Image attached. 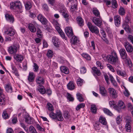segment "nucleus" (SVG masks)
<instances>
[{
	"instance_id": "obj_48",
	"label": "nucleus",
	"mask_w": 133,
	"mask_h": 133,
	"mask_svg": "<svg viewBox=\"0 0 133 133\" xmlns=\"http://www.w3.org/2000/svg\"><path fill=\"white\" fill-rule=\"evenodd\" d=\"M125 59V61L127 62L129 66L130 67H131L132 66V64L130 58L128 57Z\"/></svg>"
},
{
	"instance_id": "obj_11",
	"label": "nucleus",
	"mask_w": 133,
	"mask_h": 133,
	"mask_svg": "<svg viewBox=\"0 0 133 133\" xmlns=\"http://www.w3.org/2000/svg\"><path fill=\"white\" fill-rule=\"evenodd\" d=\"M119 53L121 58L125 59L128 57L126 51L124 49H121L119 51Z\"/></svg>"
},
{
	"instance_id": "obj_13",
	"label": "nucleus",
	"mask_w": 133,
	"mask_h": 133,
	"mask_svg": "<svg viewBox=\"0 0 133 133\" xmlns=\"http://www.w3.org/2000/svg\"><path fill=\"white\" fill-rule=\"evenodd\" d=\"M108 92L111 95L113 98H116L117 96L115 90L113 88H109L108 89Z\"/></svg>"
},
{
	"instance_id": "obj_47",
	"label": "nucleus",
	"mask_w": 133,
	"mask_h": 133,
	"mask_svg": "<svg viewBox=\"0 0 133 133\" xmlns=\"http://www.w3.org/2000/svg\"><path fill=\"white\" fill-rule=\"evenodd\" d=\"M77 4V3H76V4H75L74 3L71 4V6L70 9L71 11H74L76 9Z\"/></svg>"
},
{
	"instance_id": "obj_37",
	"label": "nucleus",
	"mask_w": 133,
	"mask_h": 133,
	"mask_svg": "<svg viewBox=\"0 0 133 133\" xmlns=\"http://www.w3.org/2000/svg\"><path fill=\"white\" fill-rule=\"evenodd\" d=\"M76 96L77 98L79 101L83 102L84 101V99L82 97V95L80 93H77Z\"/></svg>"
},
{
	"instance_id": "obj_61",
	"label": "nucleus",
	"mask_w": 133,
	"mask_h": 133,
	"mask_svg": "<svg viewBox=\"0 0 133 133\" xmlns=\"http://www.w3.org/2000/svg\"><path fill=\"white\" fill-rule=\"evenodd\" d=\"M86 69L85 67H83L81 68L80 72L81 74H84L86 72Z\"/></svg>"
},
{
	"instance_id": "obj_27",
	"label": "nucleus",
	"mask_w": 133,
	"mask_h": 133,
	"mask_svg": "<svg viewBox=\"0 0 133 133\" xmlns=\"http://www.w3.org/2000/svg\"><path fill=\"white\" fill-rule=\"evenodd\" d=\"M92 69L93 72L98 76H99L101 74L99 70H98L97 68L95 67H93Z\"/></svg>"
},
{
	"instance_id": "obj_42",
	"label": "nucleus",
	"mask_w": 133,
	"mask_h": 133,
	"mask_svg": "<svg viewBox=\"0 0 133 133\" xmlns=\"http://www.w3.org/2000/svg\"><path fill=\"white\" fill-rule=\"evenodd\" d=\"M85 106L84 103H81L78 104L76 108V110L78 111L81 108H83Z\"/></svg>"
},
{
	"instance_id": "obj_52",
	"label": "nucleus",
	"mask_w": 133,
	"mask_h": 133,
	"mask_svg": "<svg viewBox=\"0 0 133 133\" xmlns=\"http://www.w3.org/2000/svg\"><path fill=\"white\" fill-rule=\"evenodd\" d=\"M33 70L35 72H37L38 70L39 67L37 64L36 63H34L33 65Z\"/></svg>"
},
{
	"instance_id": "obj_14",
	"label": "nucleus",
	"mask_w": 133,
	"mask_h": 133,
	"mask_svg": "<svg viewBox=\"0 0 133 133\" xmlns=\"http://www.w3.org/2000/svg\"><path fill=\"white\" fill-rule=\"evenodd\" d=\"M36 81L38 84H43L44 83V80L43 78L41 76H38L36 78Z\"/></svg>"
},
{
	"instance_id": "obj_2",
	"label": "nucleus",
	"mask_w": 133,
	"mask_h": 133,
	"mask_svg": "<svg viewBox=\"0 0 133 133\" xmlns=\"http://www.w3.org/2000/svg\"><path fill=\"white\" fill-rule=\"evenodd\" d=\"M87 26L90 31L92 33H94L96 35L99 34V30L97 27L93 25L90 22H88Z\"/></svg>"
},
{
	"instance_id": "obj_35",
	"label": "nucleus",
	"mask_w": 133,
	"mask_h": 133,
	"mask_svg": "<svg viewBox=\"0 0 133 133\" xmlns=\"http://www.w3.org/2000/svg\"><path fill=\"white\" fill-rule=\"evenodd\" d=\"M124 29L128 32H130V29L129 27L127 24H123V25Z\"/></svg>"
},
{
	"instance_id": "obj_59",
	"label": "nucleus",
	"mask_w": 133,
	"mask_h": 133,
	"mask_svg": "<svg viewBox=\"0 0 133 133\" xmlns=\"http://www.w3.org/2000/svg\"><path fill=\"white\" fill-rule=\"evenodd\" d=\"M5 99L2 97H0V105L5 104Z\"/></svg>"
},
{
	"instance_id": "obj_17",
	"label": "nucleus",
	"mask_w": 133,
	"mask_h": 133,
	"mask_svg": "<svg viewBox=\"0 0 133 133\" xmlns=\"http://www.w3.org/2000/svg\"><path fill=\"white\" fill-rule=\"evenodd\" d=\"M79 42L78 38L75 36H73L70 40V43L72 45L77 44Z\"/></svg>"
},
{
	"instance_id": "obj_33",
	"label": "nucleus",
	"mask_w": 133,
	"mask_h": 133,
	"mask_svg": "<svg viewBox=\"0 0 133 133\" xmlns=\"http://www.w3.org/2000/svg\"><path fill=\"white\" fill-rule=\"evenodd\" d=\"M66 95L67 98L69 101L72 102L74 101V98L73 97L72 95L68 92L67 93Z\"/></svg>"
},
{
	"instance_id": "obj_15",
	"label": "nucleus",
	"mask_w": 133,
	"mask_h": 133,
	"mask_svg": "<svg viewBox=\"0 0 133 133\" xmlns=\"http://www.w3.org/2000/svg\"><path fill=\"white\" fill-rule=\"evenodd\" d=\"M34 25L35 26V23H34V24L30 23L28 25L29 29L31 32L33 33L35 32L36 31Z\"/></svg>"
},
{
	"instance_id": "obj_56",
	"label": "nucleus",
	"mask_w": 133,
	"mask_h": 133,
	"mask_svg": "<svg viewBox=\"0 0 133 133\" xmlns=\"http://www.w3.org/2000/svg\"><path fill=\"white\" fill-rule=\"evenodd\" d=\"M25 122L28 124H30L31 123V117L28 116L26 117L25 118Z\"/></svg>"
},
{
	"instance_id": "obj_22",
	"label": "nucleus",
	"mask_w": 133,
	"mask_h": 133,
	"mask_svg": "<svg viewBox=\"0 0 133 133\" xmlns=\"http://www.w3.org/2000/svg\"><path fill=\"white\" fill-rule=\"evenodd\" d=\"M52 41L55 46L56 47H58L59 46V42L58 39L56 37H53L52 38Z\"/></svg>"
},
{
	"instance_id": "obj_24",
	"label": "nucleus",
	"mask_w": 133,
	"mask_h": 133,
	"mask_svg": "<svg viewBox=\"0 0 133 133\" xmlns=\"http://www.w3.org/2000/svg\"><path fill=\"white\" fill-rule=\"evenodd\" d=\"M99 90L100 93L102 96H105L107 95V91L104 87H100Z\"/></svg>"
},
{
	"instance_id": "obj_63",
	"label": "nucleus",
	"mask_w": 133,
	"mask_h": 133,
	"mask_svg": "<svg viewBox=\"0 0 133 133\" xmlns=\"http://www.w3.org/2000/svg\"><path fill=\"white\" fill-rule=\"evenodd\" d=\"M20 125L21 127H22L24 130L26 132H27L28 131V128L26 127V126L24 124L22 123H20Z\"/></svg>"
},
{
	"instance_id": "obj_54",
	"label": "nucleus",
	"mask_w": 133,
	"mask_h": 133,
	"mask_svg": "<svg viewBox=\"0 0 133 133\" xmlns=\"http://www.w3.org/2000/svg\"><path fill=\"white\" fill-rule=\"evenodd\" d=\"M116 120L117 124H119L121 123V122L122 121V119L120 117V115H119L117 117Z\"/></svg>"
},
{
	"instance_id": "obj_53",
	"label": "nucleus",
	"mask_w": 133,
	"mask_h": 133,
	"mask_svg": "<svg viewBox=\"0 0 133 133\" xmlns=\"http://www.w3.org/2000/svg\"><path fill=\"white\" fill-rule=\"evenodd\" d=\"M14 21V18L12 15H9V22L11 23H13Z\"/></svg>"
},
{
	"instance_id": "obj_64",
	"label": "nucleus",
	"mask_w": 133,
	"mask_h": 133,
	"mask_svg": "<svg viewBox=\"0 0 133 133\" xmlns=\"http://www.w3.org/2000/svg\"><path fill=\"white\" fill-rule=\"evenodd\" d=\"M51 22L55 26L56 25H58L59 24L57 22L56 20L53 19L51 21Z\"/></svg>"
},
{
	"instance_id": "obj_32",
	"label": "nucleus",
	"mask_w": 133,
	"mask_h": 133,
	"mask_svg": "<svg viewBox=\"0 0 133 133\" xmlns=\"http://www.w3.org/2000/svg\"><path fill=\"white\" fill-rule=\"evenodd\" d=\"M82 55L83 58L87 60H90L91 59V57L90 56L86 53H83Z\"/></svg>"
},
{
	"instance_id": "obj_49",
	"label": "nucleus",
	"mask_w": 133,
	"mask_h": 133,
	"mask_svg": "<svg viewBox=\"0 0 133 133\" xmlns=\"http://www.w3.org/2000/svg\"><path fill=\"white\" fill-rule=\"evenodd\" d=\"M112 6L114 8H116L118 6L116 1V0H112Z\"/></svg>"
},
{
	"instance_id": "obj_20",
	"label": "nucleus",
	"mask_w": 133,
	"mask_h": 133,
	"mask_svg": "<svg viewBox=\"0 0 133 133\" xmlns=\"http://www.w3.org/2000/svg\"><path fill=\"white\" fill-rule=\"evenodd\" d=\"M59 8H56L55 6H54V9L55 10H59V11L61 12L66 10V9L64 7L62 3L59 4Z\"/></svg>"
},
{
	"instance_id": "obj_57",
	"label": "nucleus",
	"mask_w": 133,
	"mask_h": 133,
	"mask_svg": "<svg viewBox=\"0 0 133 133\" xmlns=\"http://www.w3.org/2000/svg\"><path fill=\"white\" fill-rule=\"evenodd\" d=\"M57 61L60 63H63L64 62V60L63 58L62 57L60 56L57 58Z\"/></svg>"
},
{
	"instance_id": "obj_1",
	"label": "nucleus",
	"mask_w": 133,
	"mask_h": 133,
	"mask_svg": "<svg viewBox=\"0 0 133 133\" xmlns=\"http://www.w3.org/2000/svg\"><path fill=\"white\" fill-rule=\"evenodd\" d=\"M108 60L110 63L117 67H119L120 65L117 54L115 52H113L111 55H108Z\"/></svg>"
},
{
	"instance_id": "obj_5",
	"label": "nucleus",
	"mask_w": 133,
	"mask_h": 133,
	"mask_svg": "<svg viewBox=\"0 0 133 133\" xmlns=\"http://www.w3.org/2000/svg\"><path fill=\"white\" fill-rule=\"evenodd\" d=\"M125 107L123 102L121 101H119L118 102L117 105L114 106V107L116 110L118 111H119L121 109L124 108Z\"/></svg>"
},
{
	"instance_id": "obj_44",
	"label": "nucleus",
	"mask_w": 133,
	"mask_h": 133,
	"mask_svg": "<svg viewBox=\"0 0 133 133\" xmlns=\"http://www.w3.org/2000/svg\"><path fill=\"white\" fill-rule=\"evenodd\" d=\"M77 83L78 86H81L83 83V80L80 78H78L77 80Z\"/></svg>"
},
{
	"instance_id": "obj_34",
	"label": "nucleus",
	"mask_w": 133,
	"mask_h": 133,
	"mask_svg": "<svg viewBox=\"0 0 133 133\" xmlns=\"http://www.w3.org/2000/svg\"><path fill=\"white\" fill-rule=\"evenodd\" d=\"M116 71L117 74L119 76L123 77H126V73L124 72H123L119 70H117Z\"/></svg>"
},
{
	"instance_id": "obj_45",
	"label": "nucleus",
	"mask_w": 133,
	"mask_h": 133,
	"mask_svg": "<svg viewBox=\"0 0 133 133\" xmlns=\"http://www.w3.org/2000/svg\"><path fill=\"white\" fill-rule=\"evenodd\" d=\"M25 6V9L26 10H29L32 7L31 3L29 2H26Z\"/></svg>"
},
{
	"instance_id": "obj_39",
	"label": "nucleus",
	"mask_w": 133,
	"mask_h": 133,
	"mask_svg": "<svg viewBox=\"0 0 133 133\" xmlns=\"http://www.w3.org/2000/svg\"><path fill=\"white\" fill-rule=\"evenodd\" d=\"M30 132L31 133H38L35 128L32 126H30L29 128Z\"/></svg>"
},
{
	"instance_id": "obj_8",
	"label": "nucleus",
	"mask_w": 133,
	"mask_h": 133,
	"mask_svg": "<svg viewBox=\"0 0 133 133\" xmlns=\"http://www.w3.org/2000/svg\"><path fill=\"white\" fill-rule=\"evenodd\" d=\"M18 46H16L15 45H12L9 48V52L12 54L16 53L17 50L19 49Z\"/></svg>"
},
{
	"instance_id": "obj_28",
	"label": "nucleus",
	"mask_w": 133,
	"mask_h": 133,
	"mask_svg": "<svg viewBox=\"0 0 133 133\" xmlns=\"http://www.w3.org/2000/svg\"><path fill=\"white\" fill-rule=\"evenodd\" d=\"M77 21L80 26H82L84 25L83 20L81 17H78L77 18Z\"/></svg>"
},
{
	"instance_id": "obj_38",
	"label": "nucleus",
	"mask_w": 133,
	"mask_h": 133,
	"mask_svg": "<svg viewBox=\"0 0 133 133\" xmlns=\"http://www.w3.org/2000/svg\"><path fill=\"white\" fill-rule=\"evenodd\" d=\"M97 110V108L95 105L92 104L91 105V110L92 112L94 113H96Z\"/></svg>"
},
{
	"instance_id": "obj_7",
	"label": "nucleus",
	"mask_w": 133,
	"mask_h": 133,
	"mask_svg": "<svg viewBox=\"0 0 133 133\" xmlns=\"http://www.w3.org/2000/svg\"><path fill=\"white\" fill-rule=\"evenodd\" d=\"M115 24L117 27H119L121 24V17L119 15L115 16L114 17Z\"/></svg>"
},
{
	"instance_id": "obj_51",
	"label": "nucleus",
	"mask_w": 133,
	"mask_h": 133,
	"mask_svg": "<svg viewBox=\"0 0 133 133\" xmlns=\"http://www.w3.org/2000/svg\"><path fill=\"white\" fill-rule=\"evenodd\" d=\"M37 36L39 38H41L42 36V31L39 29H38L37 31Z\"/></svg>"
},
{
	"instance_id": "obj_36",
	"label": "nucleus",
	"mask_w": 133,
	"mask_h": 133,
	"mask_svg": "<svg viewBox=\"0 0 133 133\" xmlns=\"http://www.w3.org/2000/svg\"><path fill=\"white\" fill-rule=\"evenodd\" d=\"M15 33V30L12 27L9 29V36H12L14 35Z\"/></svg>"
},
{
	"instance_id": "obj_43",
	"label": "nucleus",
	"mask_w": 133,
	"mask_h": 133,
	"mask_svg": "<svg viewBox=\"0 0 133 133\" xmlns=\"http://www.w3.org/2000/svg\"><path fill=\"white\" fill-rule=\"evenodd\" d=\"M53 52L51 50H49L47 53V56L49 58H51L53 56Z\"/></svg>"
},
{
	"instance_id": "obj_40",
	"label": "nucleus",
	"mask_w": 133,
	"mask_h": 133,
	"mask_svg": "<svg viewBox=\"0 0 133 133\" xmlns=\"http://www.w3.org/2000/svg\"><path fill=\"white\" fill-rule=\"evenodd\" d=\"M42 24L44 25H46V24L48 22V21L46 18L43 16V18L41 19V21H39Z\"/></svg>"
},
{
	"instance_id": "obj_62",
	"label": "nucleus",
	"mask_w": 133,
	"mask_h": 133,
	"mask_svg": "<svg viewBox=\"0 0 133 133\" xmlns=\"http://www.w3.org/2000/svg\"><path fill=\"white\" fill-rule=\"evenodd\" d=\"M49 116L51 118L54 119H56V115L54 113L52 112H51L49 114Z\"/></svg>"
},
{
	"instance_id": "obj_18",
	"label": "nucleus",
	"mask_w": 133,
	"mask_h": 133,
	"mask_svg": "<svg viewBox=\"0 0 133 133\" xmlns=\"http://www.w3.org/2000/svg\"><path fill=\"white\" fill-rule=\"evenodd\" d=\"M56 119H57L60 121H62L63 119L62 113L59 110H58L57 112Z\"/></svg>"
},
{
	"instance_id": "obj_23",
	"label": "nucleus",
	"mask_w": 133,
	"mask_h": 133,
	"mask_svg": "<svg viewBox=\"0 0 133 133\" xmlns=\"http://www.w3.org/2000/svg\"><path fill=\"white\" fill-rule=\"evenodd\" d=\"M37 90L41 93L43 94H44L46 92L44 87L42 85H39L38 86Z\"/></svg>"
},
{
	"instance_id": "obj_30",
	"label": "nucleus",
	"mask_w": 133,
	"mask_h": 133,
	"mask_svg": "<svg viewBox=\"0 0 133 133\" xmlns=\"http://www.w3.org/2000/svg\"><path fill=\"white\" fill-rule=\"evenodd\" d=\"M93 13L94 15L97 17H99L100 13L99 11L96 8H94L93 9Z\"/></svg>"
},
{
	"instance_id": "obj_10",
	"label": "nucleus",
	"mask_w": 133,
	"mask_h": 133,
	"mask_svg": "<svg viewBox=\"0 0 133 133\" xmlns=\"http://www.w3.org/2000/svg\"><path fill=\"white\" fill-rule=\"evenodd\" d=\"M124 46L127 52L130 53L132 51L133 47L128 42H127L125 43Z\"/></svg>"
},
{
	"instance_id": "obj_19",
	"label": "nucleus",
	"mask_w": 133,
	"mask_h": 133,
	"mask_svg": "<svg viewBox=\"0 0 133 133\" xmlns=\"http://www.w3.org/2000/svg\"><path fill=\"white\" fill-rule=\"evenodd\" d=\"M67 86L68 88L70 90H73L75 89V84L73 82H70Z\"/></svg>"
},
{
	"instance_id": "obj_9",
	"label": "nucleus",
	"mask_w": 133,
	"mask_h": 133,
	"mask_svg": "<svg viewBox=\"0 0 133 133\" xmlns=\"http://www.w3.org/2000/svg\"><path fill=\"white\" fill-rule=\"evenodd\" d=\"M92 21L95 25L99 27L101 26L102 23L101 21L99 19L95 17L93 18Z\"/></svg>"
},
{
	"instance_id": "obj_41",
	"label": "nucleus",
	"mask_w": 133,
	"mask_h": 133,
	"mask_svg": "<svg viewBox=\"0 0 133 133\" xmlns=\"http://www.w3.org/2000/svg\"><path fill=\"white\" fill-rule=\"evenodd\" d=\"M103 111L104 113L110 116H112V114L110 111L106 108H104L103 109Z\"/></svg>"
},
{
	"instance_id": "obj_4",
	"label": "nucleus",
	"mask_w": 133,
	"mask_h": 133,
	"mask_svg": "<svg viewBox=\"0 0 133 133\" xmlns=\"http://www.w3.org/2000/svg\"><path fill=\"white\" fill-rule=\"evenodd\" d=\"M125 122L126 123L125 125V128L126 131L128 132H130L131 131V127L130 122H131V118L130 117L127 116L125 118Z\"/></svg>"
},
{
	"instance_id": "obj_25",
	"label": "nucleus",
	"mask_w": 133,
	"mask_h": 133,
	"mask_svg": "<svg viewBox=\"0 0 133 133\" xmlns=\"http://www.w3.org/2000/svg\"><path fill=\"white\" fill-rule=\"evenodd\" d=\"M99 121L102 124L104 125H106L107 124L105 118L102 116H100L99 119Z\"/></svg>"
},
{
	"instance_id": "obj_16",
	"label": "nucleus",
	"mask_w": 133,
	"mask_h": 133,
	"mask_svg": "<svg viewBox=\"0 0 133 133\" xmlns=\"http://www.w3.org/2000/svg\"><path fill=\"white\" fill-rule=\"evenodd\" d=\"M61 72L66 74H68L69 73V70L68 68L65 66H62L60 67Z\"/></svg>"
},
{
	"instance_id": "obj_46",
	"label": "nucleus",
	"mask_w": 133,
	"mask_h": 133,
	"mask_svg": "<svg viewBox=\"0 0 133 133\" xmlns=\"http://www.w3.org/2000/svg\"><path fill=\"white\" fill-rule=\"evenodd\" d=\"M47 107L48 110L52 111L54 110V107L52 104L50 103H48L47 104Z\"/></svg>"
},
{
	"instance_id": "obj_50",
	"label": "nucleus",
	"mask_w": 133,
	"mask_h": 133,
	"mask_svg": "<svg viewBox=\"0 0 133 133\" xmlns=\"http://www.w3.org/2000/svg\"><path fill=\"white\" fill-rule=\"evenodd\" d=\"M2 116L3 118L5 119H7L8 117V114L7 113L6 110H4L2 114Z\"/></svg>"
},
{
	"instance_id": "obj_6",
	"label": "nucleus",
	"mask_w": 133,
	"mask_h": 133,
	"mask_svg": "<svg viewBox=\"0 0 133 133\" xmlns=\"http://www.w3.org/2000/svg\"><path fill=\"white\" fill-rule=\"evenodd\" d=\"M65 31L68 37L70 38L73 35L72 28L70 27H66L65 29Z\"/></svg>"
},
{
	"instance_id": "obj_60",
	"label": "nucleus",
	"mask_w": 133,
	"mask_h": 133,
	"mask_svg": "<svg viewBox=\"0 0 133 133\" xmlns=\"http://www.w3.org/2000/svg\"><path fill=\"white\" fill-rule=\"evenodd\" d=\"M61 13H62V15L65 18H67L69 16V14L68 13L65 11H62Z\"/></svg>"
},
{
	"instance_id": "obj_21",
	"label": "nucleus",
	"mask_w": 133,
	"mask_h": 133,
	"mask_svg": "<svg viewBox=\"0 0 133 133\" xmlns=\"http://www.w3.org/2000/svg\"><path fill=\"white\" fill-rule=\"evenodd\" d=\"M35 76L33 72L29 73L28 77V80L29 82H33Z\"/></svg>"
},
{
	"instance_id": "obj_29",
	"label": "nucleus",
	"mask_w": 133,
	"mask_h": 133,
	"mask_svg": "<svg viewBox=\"0 0 133 133\" xmlns=\"http://www.w3.org/2000/svg\"><path fill=\"white\" fill-rule=\"evenodd\" d=\"M11 68L13 71L12 72L15 74V75L17 77L19 76V74L16 69V68L13 64L11 65Z\"/></svg>"
},
{
	"instance_id": "obj_26",
	"label": "nucleus",
	"mask_w": 133,
	"mask_h": 133,
	"mask_svg": "<svg viewBox=\"0 0 133 133\" xmlns=\"http://www.w3.org/2000/svg\"><path fill=\"white\" fill-rule=\"evenodd\" d=\"M109 75L110 80L113 85L115 87H117V83L114 78L110 74H109Z\"/></svg>"
},
{
	"instance_id": "obj_58",
	"label": "nucleus",
	"mask_w": 133,
	"mask_h": 133,
	"mask_svg": "<svg viewBox=\"0 0 133 133\" xmlns=\"http://www.w3.org/2000/svg\"><path fill=\"white\" fill-rule=\"evenodd\" d=\"M107 68L112 72H114L115 70L113 67L110 64H108L107 65Z\"/></svg>"
},
{
	"instance_id": "obj_31",
	"label": "nucleus",
	"mask_w": 133,
	"mask_h": 133,
	"mask_svg": "<svg viewBox=\"0 0 133 133\" xmlns=\"http://www.w3.org/2000/svg\"><path fill=\"white\" fill-rule=\"evenodd\" d=\"M118 13L121 16L124 15L125 11L124 8L122 7H120Z\"/></svg>"
},
{
	"instance_id": "obj_55",
	"label": "nucleus",
	"mask_w": 133,
	"mask_h": 133,
	"mask_svg": "<svg viewBox=\"0 0 133 133\" xmlns=\"http://www.w3.org/2000/svg\"><path fill=\"white\" fill-rule=\"evenodd\" d=\"M42 8L45 11H49V8L46 4H44L42 5Z\"/></svg>"
},
{
	"instance_id": "obj_12",
	"label": "nucleus",
	"mask_w": 133,
	"mask_h": 133,
	"mask_svg": "<svg viewBox=\"0 0 133 133\" xmlns=\"http://www.w3.org/2000/svg\"><path fill=\"white\" fill-rule=\"evenodd\" d=\"M14 58L17 61L21 62L23 59L24 57L23 56L21 55L17 54L14 56Z\"/></svg>"
},
{
	"instance_id": "obj_3",
	"label": "nucleus",
	"mask_w": 133,
	"mask_h": 133,
	"mask_svg": "<svg viewBox=\"0 0 133 133\" xmlns=\"http://www.w3.org/2000/svg\"><path fill=\"white\" fill-rule=\"evenodd\" d=\"M10 8L11 9H21L22 8L21 3L19 1H17L10 3Z\"/></svg>"
}]
</instances>
